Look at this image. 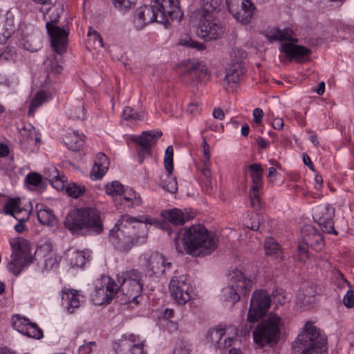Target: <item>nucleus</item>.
I'll use <instances>...</instances> for the list:
<instances>
[{
  "label": "nucleus",
  "instance_id": "nucleus-25",
  "mask_svg": "<svg viewBox=\"0 0 354 354\" xmlns=\"http://www.w3.org/2000/svg\"><path fill=\"white\" fill-rule=\"evenodd\" d=\"M156 7L167 17L168 20H181L183 17V12L181 11L178 0H151Z\"/></svg>",
  "mask_w": 354,
  "mask_h": 354
},
{
  "label": "nucleus",
  "instance_id": "nucleus-47",
  "mask_svg": "<svg viewBox=\"0 0 354 354\" xmlns=\"http://www.w3.org/2000/svg\"><path fill=\"white\" fill-rule=\"evenodd\" d=\"M66 192L69 196L77 198L85 193L86 188L84 185L71 183L66 187Z\"/></svg>",
  "mask_w": 354,
  "mask_h": 354
},
{
  "label": "nucleus",
  "instance_id": "nucleus-46",
  "mask_svg": "<svg viewBox=\"0 0 354 354\" xmlns=\"http://www.w3.org/2000/svg\"><path fill=\"white\" fill-rule=\"evenodd\" d=\"M124 187L118 180L108 183L105 185V192L113 198L120 197L124 191Z\"/></svg>",
  "mask_w": 354,
  "mask_h": 354
},
{
  "label": "nucleus",
  "instance_id": "nucleus-6",
  "mask_svg": "<svg viewBox=\"0 0 354 354\" xmlns=\"http://www.w3.org/2000/svg\"><path fill=\"white\" fill-rule=\"evenodd\" d=\"M227 285L221 291L225 301L235 304L242 297L250 293L253 286L252 280L238 268L230 269L227 275Z\"/></svg>",
  "mask_w": 354,
  "mask_h": 354
},
{
  "label": "nucleus",
  "instance_id": "nucleus-56",
  "mask_svg": "<svg viewBox=\"0 0 354 354\" xmlns=\"http://www.w3.org/2000/svg\"><path fill=\"white\" fill-rule=\"evenodd\" d=\"M88 36L91 38V39H93L94 41V44H97L99 47H103L104 46V42L102 37L101 35L93 28H89L88 30Z\"/></svg>",
  "mask_w": 354,
  "mask_h": 354
},
{
  "label": "nucleus",
  "instance_id": "nucleus-18",
  "mask_svg": "<svg viewBox=\"0 0 354 354\" xmlns=\"http://www.w3.org/2000/svg\"><path fill=\"white\" fill-rule=\"evenodd\" d=\"M58 17V15L53 18L50 17V21L46 22V27L51 39L52 47L55 52L62 55L66 50L68 32L55 24Z\"/></svg>",
  "mask_w": 354,
  "mask_h": 354
},
{
  "label": "nucleus",
  "instance_id": "nucleus-44",
  "mask_svg": "<svg viewBox=\"0 0 354 354\" xmlns=\"http://www.w3.org/2000/svg\"><path fill=\"white\" fill-rule=\"evenodd\" d=\"M308 248L309 246L303 239V241L299 242L298 244L297 252L294 255V259L301 263H305L310 258Z\"/></svg>",
  "mask_w": 354,
  "mask_h": 354
},
{
  "label": "nucleus",
  "instance_id": "nucleus-33",
  "mask_svg": "<svg viewBox=\"0 0 354 354\" xmlns=\"http://www.w3.org/2000/svg\"><path fill=\"white\" fill-rule=\"evenodd\" d=\"M31 259L24 257L23 255L11 254L10 260L7 263V270L14 274L18 276L24 268L30 263Z\"/></svg>",
  "mask_w": 354,
  "mask_h": 354
},
{
  "label": "nucleus",
  "instance_id": "nucleus-36",
  "mask_svg": "<svg viewBox=\"0 0 354 354\" xmlns=\"http://www.w3.org/2000/svg\"><path fill=\"white\" fill-rule=\"evenodd\" d=\"M219 6L218 0H200L199 7L196 11V17H213Z\"/></svg>",
  "mask_w": 354,
  "mask_h": 354
},
{
  "label": "nucleus",
  "instance_id": "nucleus-54",
  "mask_svg": "<svg viewBox=\"0 0 354 354\" xmlns=\"http://www.w3.org/2000/svg\"><path fill=\"white\" fill-rule=\"evenodd\" d=\"M230 55L234 64H239V62L246 57V53L242 48H233L230 53Z\"/></svg>",
  "mask_w": 354,
  "mask_h": 354
},
{
  "label": "nucleus",
  "instance_id": "nucleus-2",
  "mask_svg": "<svg viewBox=\"0 0 354 354\" xmlns=\"http://www.w3.org/2000/svg\"><path fill=\"white\" fill-rule=\"evenodd\" d=\"M64 225L73 233L99 234L103 231L100 212L92 207H82L70 211Z\"/></svg>",
  "mask_w": 354,
  "mask_h": 354
},
{
  "label": "nucleus",
  "instance_id": "nucleus-64",
  "mask_svg": "<svg viewBox=\"0 0 354 354\" xmlns=\"http://www.w3.org/2000/svg\"><path fill=\"white\" fill-rule=\"evenodd\" d=\"M262 175H263V173L251 174V178H252V183H253L252 187H261V186H262Z\"/></svg>",
  "mask_w": 354,
  "mask_h": 354
},
{
  "label": "nucleus",
  "instance_id": "nucleus-20",
  "mask_svg": "<svg viewBox=\"0 0 354 354\" xmlns=\"http://www.w3.org/2000/svg\"><path fill=\"white\" fill-rule=\"evenodd\" d=\"M335 208L330 205H319L313 209V217L323 232L337 234L334 228Z\"/></svg>",
  "mask_w": 354,
  "mask_h": 354
},
{
  "label": "nucleus",
  "instance_id": "nucleus-58",
  "mask_svg": "<svg viewBox=\"0 0 354 354\" xmlns=\"http://www.w3.org/2000/svg\"><path fill=\"white\" fill-rule=\"evenodd\" d=\"M15 50L12 47H7L0 55L1 61H8L14 59Z\"/></svg>",
  "mask_w": 354,
  "mask_h": 354
},
{
  "label": "nucleus",
  "instance_id": "nucleus-32",
  "mask_svg": "<svg viewBox=\"0 0 354 354\" xmlns=\"http://www.w3.org/2000/svg\"><path fill=\"white\" fill-rule=\"evenodd\" d=\"M10 245L12 248V253L23 255L24 257L31 259V247L30 242L20 236L14 237L10 239Z\"/></svg>",
  "mask_w": 354,
  "mask_h": 354
},
{
  "label": "nucleus",
  "instance_id": "nucleus-42",
  "mask_svg": "<svg viewBox=\"0 0 354 354\" xmlns=\"http://www.w3.org/2000/svg\"><path fill=\"white\" fill-rule=\"evenodd\" d=\"M51 185L57 191H62L67 185V178L64 174H61L55 168H53L51 174L48 176Z\"/></svg>",
  "mask_w": 354,
  "mask_h": 354
},
{
  "label": "nucleus",
  "instance_id": "nucleus-48",
  "mask_svg": "<svg viewBox=\"0 0 354 354\" xmlns=\"http://www.w3.org/2000/svg\"><path fill=\"white\" fill-rule=\"evenodd\" d=\"M178 44L187 48H196L198 50H203L206 48L203 43H200L192 39L189 35H185L180 37L178 41Z\"/></svg>",
  "mask_w": 354,
  "mask_h": 354
},
{
  "label": "nucleus",
  "instance_id": "nucleus-29",
  "mask_svg": "<svg viewBox=\"0 0 354 354\" xmlns=\"http://www.w3.org/2000/svg\"><path fill=\"white\" fill-rule=\"evenodd\" d=\"M0 203H4L3 212L5 214L11 215L21 222L28 219L30 212L26 209H21L19 198H10L8 200L6 198L3 202H0ZM0 212H1V209Z\"/></svg>",
  "mask_w": 354,
  "mask_h": 354
},
{
  "label": "nucleus",
  "instance_id": "nucleus-4",
  "mask_svg": "<svg viewBox=\"0 0 354 354\" xmlns=\"http://www.w3.org/2000/svg\"><path fill=\"white\" fill-rule=\"evenodd\" d=\"M326 338L312 322H307L293 342V354H326Z\"/></svg>",
  "mask_w": 354,
  "mask_h": 354
},
{
  "label": "nucleus",
  "instance_id": "nucleus-12",
  "mask_svg": "<svg viewBox=\"0 0 354 354\" xmlns=\"http://www.w3.org/2000/svg\"><path fill=\"white\" fill-rule=\"evenodd\" d=\"M146 224L155 225L157 222L155 218L149 216H131L125 214L120 216L113 228L122 230L123 232H129V234H132V233L143 232L145 227V233H147Z\"/></svg>",
  "mask_w": 354,
  "mask_h": 354
},
{
  "label": "nucleus",
  "instance_id": "nucleus-50",
  "mask_svg": "<svg viewBox=\"0 0 354 354\" xmlns=\"http://www.w3.org/2000/svg\"><path fill=\"white\" fill-rule=\"evenodd\" d=\"M316 294L315 288L313 286H308L306 289H303L302 297L299 296V299L301 304H311L314 301V297Z\"/></svg>",
  "mask_w": 354,
  "mask_h": 354
},
{
  "label": "nucleus",
  "instance_id": "nucleus-27",
  "mask_svg": "<svg viewBox=\"0 0 354 354\" xmlns=\"http://www.w3.org/2000/svg\"><path fill=\"white\" fill-rule=\"evenodd\" d=\"M301 234L306 243L315 251L319 252L324 249V236L312 225L304 226L301 230Z\"/></svg>",
  "mask_w": 354,
  "mask_h": 354
},
{
  "label": "nucleus",
  "instance_id": "nucleus-40",
  "mask_svg": "<svg viewBox=\"0 0 354 354\" xmlns=\"http://www.w3.org/2000/svg\"><path fill=\"white\" fill-rule=\"evenodd\" d=\"M264 248L266 255H276L280 261H283L284 256L281 252V247L277 241L272 237H267L264 243Z\"/></svg>",
  "mask_w": 354,
  "mask_h": 354
},
{
  "label": "nucleus",
  "instance_id": "nucleus-17",
  "mask_svg": "<svg viewBox=\"0 0 354 354\" xmlns=\"http://www.w3.org/2000/svg\"><path fill=\"white\" fill-rule=\"evenodd\" d=\"M145 341L134 334L124 335L113 344L116 354H146Z\"/></svg>",
  "mask_w": 354,
  "mask_h": 354
},
{
  "label": "nucleus",
  "instance_id": "nucleus-7",
  "mask_svg": "<svg viewBox=\"0 0 354 354\" xmlns=\"http://www.w3.org/2000/svg\"><path fill=\"white\" fill-rule=\"evenodd\" d=\"M120 288L127 297L126 303H133L138 305L141 297L143 283L141 273L134 269L123 272L118 276Z\"/></svg>",
  "mask_w": 354,
  "mask_h": 354
},
{
  "label": "nucleus",
  "instance_id": "nucleus-1",
  "mask_svg": "<svg viewBox=\"0 0 354 354\" xmlns=\"http://www.w3.org/2000/svg\"><path fill=\"white\" fill-rule=\"evenodd\" d=\"M182 241L186 254L201 257L212 253L217 248L219 239L216 233L198 224L185 229Z\"/></svg>",
  "mask_w": 354,
  "mask_h": 354
},
{
  "label": "nucleus",
  "instance_id": "nucleus-26",
  "mask_svg": "<svg viewBox=\"0 0 354 354\" xmlns=\"http://www.w3.org/2000/svg\"><path fill=\"white\" fill-rule=\"evenodd\" d=\"M66 261L71 268H82L91 260V252L88 250H77L69 248L65 253Z\"/></svg>",
  "mask_w": 354,
  "mask_h": 354
},
{
  "label": "nucleus",
  "instance_id": "nucleus-63",
  "mask_svg": "<svg viewBox=\"0 0 354 354\" xmlns=\"http://www.w3.org/2000/svg\"><path fill=\"white\" fill-rule=\"evenodd\" d=\"M252 115L254 124L256 125H259L261 123L263 111L261 108H255L253 110Z\"/></svg>",
  "mask_w": 354,
  "mask_h": 354
},
{
  "label": "nucleus",
  "instance_id": "nucleus-16",
  "mask_svg": "<svg viewBox=\"0 0 354 354\" xmlns=\"http://www.w3.org/2000/svg\"><path fill=\"white\" fill-rule=\"evenodd\" d=\"M196 18L198 19L197 35L199 37L205 40L217 39L225 32V27L216 20L215 16Z\"/></svg>",
  "mask_w": 354,
  "mask_h": 354
},
{
  "label": "nucleus",
  "instance_id": "nucleus-28",
  "mask_svg": "<svg viewBox=\"0 0 354 354\" xmlns=\"http://www.w3.org/2000/svg\"><path fill=\"white\" fill-rule=\"evenodd\" d=\"M62 306L68 313H73L81 306L83 301L78 291L73 289L63 288L60 292Z\"/></svg>",
  "mask_w": 354,
  "mask_h": 354
},
{
  "label": "nucleus",
  "instance_id": "nucleus-21",
  "mask_svg": "<svg viewBox=\"0 0 354 354\" xmlns=\"http://www.w3.org/2000/svg\"><path fill=\"white\" fill-rule=\"evenodd\" d=\"M20 148L24 153L30 154L39 148L41 141L40 134L31 124H28L19 131Z\"/></svg>",
  "mask_w": 354,
  "mask_h": 354
},
{
  "label": "nucleus",
  "instance_id": "nucleus-39",
  "mask_svg": "<svg viewBox=\"0 0 354 354\" xmlns=\"http://www.w3.org/2000/svg\"><path fill=\"white\" fill-rule=\"evenodd\" d=\"M50 100H51V95L48 92L44 91L37 92L31 100L29 106L28 115H34L37 109Z\"/></svg>",
  "mask_w": 354,
  "mask_h": 354
},
{
  "label": "nucleus",
  "instance_id": "nucleus-19",
  "mask_svg": "<svg viewBox=\"0 0 354 354\" xmlns=\"http://www.w3.org/2000/svg\"><path fill=\"white\" fill-rule=\"evenodd\" d=\"M229 12L242 24L250 21L254 14V6L250 0H225Z\"/></svg>",
  "mask_w": 354,
  "mask_h": 354
},
{
  "label": "nucleus",
  "instance_id": "nucleus-34",
  "mask_svg": "<svg viewBox=\"0 0 354 354\" xmlns=\"http://www.w3.org/2000/svg\"><path fill=\"white\" fill-rule=\"evenodd\" d=\"M120 205H124L129 208L140 206L142 203L141 196L133 189L127 187L124 189L120 196Z\"/></svg>",
  "mask_w": 354,
  "mask_h": 354
},
{
  "label": "nucleus",
  "instance_id": "nucleus-8",
  "mask_svg": "<svg viewBox=\"0 0 354 354\" xmlns=\"http://www.w3.org/2000/svg\"><path fill=\"white\" fill-rule=\"evenodd\" d=\"M109 241L118 250L128 252L134 245L143 243L147 240L145 228L143 232L129 234V232H123L122 230L113 228L109 233Z\"/></svg>",
  "mask_w": 354,
  "mask_h": 354
},
{
  "label": "nucleus",
  "instance_id": "nucleus-9",
  "mask_svg": "<svg viewBox=\"0 0 354 354\" xmlns=\"http://www.w3.org/2000/svg\"><path fill=\"white\" fill-rule=\"evenodd\" d=\"M270 304L271 298L266 291L262 290H254L250 299L247 322L254 324L260 321L267 313Z\"/></svg>",
  "mask_w": 354,
  "mask_h": 354
},
{
  "label": "nucleus",
  "instance_id": "nucleus-35",
  "mask_svg": "<svg viewBox=\"0 0 354 354\" xmlns=\"http://www.w3.org/2000/svg\"><path fill=\"white\" fill-rule=\"evenodd\" d=\"M65 145L68 149L79 151L84 144V136L77 131H68L64 138Z\"/></svg>",
  "mask_w": 354,
  "mask_h": 354
},
{
  "label": "nucleus",
  "instance_id": "nucleus-62",
  "mask_svg": "<svg viewBox=\"0 0 354 354\" xmlns=\"http://www.w3.org/2000/svg\"><path fill=\"white\" fill-rule=\"evenodd\" d=\"M270 123L272 127L276 130H281L284 126L283 118L279 117H273L270 118Z\"/></svg>",
  "mask_w": 354,
  "mask_h": 354
},
{
  "label": "nucleus",
  "instance_id": "nucleus-52",
  "mask_svg": "<svg viewBox=\"0 0 354 354\" xmlns=\"http://www.w3.org/2000/svg\"><path fill=\"white\" fill-rule=\"evenodd\" d=\"M192 350L191 344L185 341L176 342L173 354H190Z\"/></svg>",
  "mask_w": 354,
  "mask_h": 354
},
{
  "label": "nucleus",
  "instance_id": "nucleus-37",
  "mask_svg": "<svg viewBox=\"0 0 354 354\" xmlns=\"http://www.w3.org/2000/svg\"><path fill=\"white\" fill-rule=\"evenodd\" d=\"M242 73L240 64H233L225 71V76L223 80L224 84L230 87L236 86L240 81Z\"/></svg>",
  "mask_w": 354,
  "mask_h": 354
},
{
  "label": "nucleus",
  "instance_id": "nucleus-11",
  "mask_svg": "<svg viewBox=\"0 0 354 354\" xmlns=\"http://www.w3.org/2000/svg\"><path fill=\"white\" fill-rule=\"evenodd\" d=\"M169 290L171 297L179 305H185L192 298V286L188 275L174 276L169 282Z\"/></svg>",
  "mask_w": 354,
  "mask_h": 354
},
{
  "label": "nucleus",
  "instance_id": "nucleus-60",
  "mask_svg": "<svg viewBox=\"0 0 354 354\" xmlns=\"http://www.w3.org/2000/svg\"><path fill=\"white\" fill-rule=\"evenodd\" d=\"M201 104L198 102L194 101L189 104L187 111L192 115H196L201 113Z\"/></svg>",
  "mask_w": 354,
  "mask_h": 354
},
{
  "label": "nucleus",
  "instance_id": "nucleus-22",
  "mask_svg": "<svg viewBox=\"0 0 354 354\" xmlns=\"http://www.w3.org/2000/svg\"><path fill=\"white\" fill-rule=\"evenodd\" d=\"M174 149L172 146H168L165 152L164 165L167 174L161 176L160 186L170 193H176L178 190L176 179L171 176L174 170Z\"/></svg>",
  "mask_w": 354,
  "mask_h": 354
},
{
  "label": "nucleus",
  "instance_id": "nucleus-3",
  "mask_svg": "<svg viewBox=\"0 0 354 354\" xmlns=\"http://www.w3.org/2000/svg\"><path fill=\"white\" fill-rule=\"evenodd\" d=\"M266 37L270 42L283 41L279 47V50L290 61L294 59L297 62H303L311 55L310 48L296 44L298 39L295 37L294 32L290 28H273L267 33Z\"/></svg>",
  "mask_w": 354,
  "mask_h": 354
},
{
  "label": "nucleus",
  "instance_id": "nucleus-61",
  "mask_svg": "<svg viewBox=\"0 0 354 354\" xmlns=\"http://www.w3.org/2000/svg\"><path fill=\"white\" fill-rule=\"evenodd\" d=\"M250 219L252 220L251 225L246 224V227L252 230H258L260 226L259 216L258 214L252 213L250 214Z\"/></svg>",
  "mask_w": 354,
  "mask_h": 354
},
{
  "label": "nucleus",
  "instance_id": "nucleus-49",
  "mask_svg": "<svg viewBox=\"0 0 354 354\" xmlns=\"http://www.w3.org/2000/svg\"><path fill=\"white\" fill-rule=\"evenodd\" d=\"M144 113H138L130 106L124 107L122 114V119L127 121L141 120L144 118Z\"/></svg>",
  "mask_w": 354,
  "mask_h": 354
},
{
  "label": "nucleus",
  "instance_id": "nucleus-24",
  "mask_svg": "<svg viewBox=\"0 0 354 354\" xmlns=\"http://www.w3.org/2000/svg\"><path fill=\"white\" fill-rule=\"evenodd\" d=\"M161 131L156 133L145 131L136 140L138 144V154L139 162H143L145 158L151 154V145L156 142V139L162 136Z\"/></svg>",
  "mask_w": 354,
  "mask_h": 354
},
{
  "label": "nucleus",
  "instance_id": "nucleus-51",
  "mask_svg": "<svg viewBox=\"0 0 354 354\" xmlns=\"http://www.w3.org/2000/svg\"><path fill=\"white\" fill-rule=\"evenodd\" d=\"M62 60L61 55L55 56L47 62V66L50 72L59 74L62 71V66L60 64Z\"/></svg>",
  "mask_w": 354,
  "mask_h": 354
},
{
  "label": "nucleus",
  "instance_id": "nucleus-57",
  "mask_svg": "<svg viewBox=\"0 0 354 354\" xmlns=\"http://www.w3.org/2000/svg\"><path fill=\"white\" fill-rule=\"evenodd\" d=\"M136 1L137 0H113V3L115 8H118L120 10H126L134 5Z\"/></svg>",
  "mask_w": 354,
  "mask_h": 354
},
{
  "label": "nucleus",
  "instance_id": "nucleus-41",
  "mask_svg": "<svg viewBox=\"0 0 354 354\" xmlns=\"http://www.w3.org/2000/svg\"><path fill=\"white\" fill-rule=\"evenodd\" d=\"M61 261V257L57 253L50 254L38 260V267L41 272L49 271L57 267Z\"/></svg>",
  "mask_w": 354,
  "mask_h": 354
},
{
  "label": "nucleus",
  "instance_id": "nucleus-43",
  "mask_svg": "<svg viewBox=\"0 0 354 354\" xmlns=\"http://www.w3.org/2000/svg\"><path fill=\"white\" fill-rule=\"evenodd\" d=\"M201 181L202 187L207 194L211 193L212 188V172L211 167H201Z\"/></svg>",
  "mask_w": 354,
  "mask_h": 354
},
{
  "label": "nucleus",
  "instance_id": "nucleus-45",
  "mask_svg": "<svg viewBox=\"0 0 354 354\" xmlns=\"http://www.w3.org/2000/svg\"><path fill=\"white\" fill-rule=\"evenodd\" d=\"M55 253L57 252L55 251L52 243L50 241H46L37 247L35 256L37 259L39 260Z\"/></svg>",
  "mask_w": 354,
  "mask_h": 354
},
{
  "label": "nucleus",
  "instance_id": "nucleus-55",
  "mask_svg": "<svg viewBox=\"0 0 354 354\" xmlns=\"http://www.w3.org/2000/svg\"><path fill=\"white\" fill-rule=\"evenodd\" d=\"M96 348L95 342H88L80 346L78 354H91Z\"/></svg>",
  "mask_w": 354,
  "mask_h": 354
},
{
  "label": "nucleus",
  "instance_id": "nucleus-31",
  "mask_svg": "<svg viewBox=\"0 0 354 354\" xmlns=\"http://www.w3.org/2000/svg\"><path fill=\"white\" fill-rule=\"evenodd\" d=\"M35 209L37 219L41 225L50 227L57 225V218L50 208L43 203H38L36 205Z\"/></svg>",
  "mask_w": 354,
  "mask_h": 354
},
{
  "label": "nucleus",
  "instance_id": "nucleus-15",
  "mask_svg": "<svg viewBox=\"0 0 354 354\" xmlns=\"http://www.w3.org/2000/svg\"><path fill=\"white\" fill-rule=\"evenodd\" d=\"M154 21L166 24L168 23V19L162 11L152 6H144L136 10L134 24L137 29H142Z\"/></svg>",
  "mask_w": 354,
  "mask_h": 354
},
{
  "label": "nucleus",
  "instance_id": "nucleus-30",
  "mask_svg": "<svg viewBox=\"0 0 354 354\" xmlns=\"http://www.w3.org/2000/svg\"><path fill=\"white\" fill-rule=\"evenodd\" d=\"M109 167V162L106 156L103 153H98L90 173L91 180H98L102 179L108 171Z\"/></svg>",
  "mask_w": 354,
  "mask_h": 354
},
{
  "label": "nucleus",
  "instance_id": "nucleus-38",
  "mask_svg": "<svg viewBox=\"0 0 354 354\" xmlns=\"http://www.w3.org/2000/svg\"><path fill=\"white\" fill-rule=\"evenodd\" d=\"M164 216L175 225H183L191 219V216L187 212H183L177 208L165 212Z\"/></svg>",
  "mask_w": 354,
  "mask_h": 354
},
{
  "label": "nucleus",
  "instance_id": "nucleus-5",
  "mask_svg": "<svg viewBox=\"0 0 354 354\" xmlns=\"http://www.w3.org/2000/svg\"><path fill=\"white\" fill-rule=\"evenodd\" d=\"M284 322L281 317L274 313H270L265 319L258 322L252 332L254 343L263 348L277 344L281 336Z\"/></svg>",
  "mask_w": 354,
  "mask_h": 354
},
{
  "label": "nucleus",
  "instance_id": "nucleus-14",
  "mask_svg": "<svg viewBox=\"0 0 354 354\" xmlns=\"http://www.w3.org/2000/svg\"><path fill=\"white\" fill-rule=\"evenodd\" d=\"M140 261L145 271L149 275L161 276L170 270L172 265L168 259L158 252L144 254Z\"/></svg>",
  "mask_w": 354,
  "mask_h": 354
},
{
  "label": "nucleus",
  "instance_id": "nucleus-53",
  "mask_svg": "<svg viewBox=\"0 0 354 354\" xmlns=\"http://www.w3.org/2000/svg\"><path fill=\"white\" fill-rule=\"evenodd\" d=\"M25 180L28 185L36 187L41 183L42 176L38 173L31 172L26 176Z\"/></svg>",
  "mask_w": 354,
  "mask_h": 354
},
{
  "label": "nucleus",
  "instance_id": "nucleus-23",
  "mask_svg": "<svg viewBox=\"0 0 354 354\" xmlns=\"http://www.w3.org/2000/svg\"><path fill=\"white\" fill-rule=\"evenodd\" d=\"M12 326L19 333L28 337L39 339L43 337V332L39 326L28 319L19 315L12 317Z\"/></svg>",
  "mask_w": 354,
  "mask_h": 354
},
{
  "label": "nucleus",
  "instance_id": "nucleus-13",
  "mask_svg": "<svg viewBox=\"0 0 354 354\" xmlns=\"http://www.w3.org/2000/svg\"><path fill=\"white\" fill-rule=\"evenodd\" d=\"M237 335L238 329L236 326L219 325L207 331L206 339L212 344H219V347L226 348L232 345Z\"/></svg>",
  "mask_w": 354,
  "mask_h": 354
},
{
  "label": "nucleus",
  "instance_id": "nucleus-59",
  "mask_svg": "<svg viewBox=\"0 0 354 354\" xmlns=\"http://www.w3.org/2000/svg\"><path fill=\"white\" fill-rule=\"evenodd\" d=\"M343 304L347 308H352L354 306V291L348 290L343 297Z\"/></svg>",
  "mask_w": 354,
  "mask_h": 354
},
{
  "label": "nucleus",
  "instance_id": "nucleus-10",
  "mask_svg": "<svg viewBox=\"0 0 354 354\" xmlns=\"http://www.w3.org/2000/svg\"><path fill=\"white\" fill-rule=\"evenodd\" d=\"M118 290L119 286L113 279L106 275L102 276L95 281L93 301L98 306L109 304Z\"/></svg>",
  "mask_w": 354,
  "mask_h": 354
}]
</instances>
